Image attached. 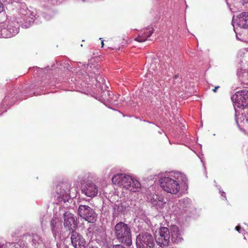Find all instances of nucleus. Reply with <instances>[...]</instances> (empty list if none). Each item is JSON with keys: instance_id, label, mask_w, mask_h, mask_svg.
I'll list each match as a JSON object with an SVG mask.
<instances>
[{"instance_id": "1", "label": "nucleus", "mask_w": 248, "mask_h": 248, "mask_svg": "<svg viewBox=\"0 0 248 248\" xmlns=\"http://www.w3.org/2000/svg\"><path fill=\"white\" fill-rule=\"evenodd\" d=\"M115 234L116 239L122 244L130 247L132 245L131 231L128 225L120 222L115 226Z\"/></svg>"}, {"instance_id": "2", "label": "nucleus", "mask_w": 248, "mask_h": 248, "mask_svg": "<svg viewBox=\"0 0 248 248\" xmlns=\"http://www.w3.org/2000/svg\"><path fill=\"white\" fill-rule=\"evenodd\" d=\"M137 248H154L155 241L153 236L147 232L140 233L136 238Z\"/></svg>"}, {"instance_id": "3", "label": "nucleus", "mask_w": 248, "mask_h": 248, "mask_svg": "<svg viewBox=\"0 0 248 248\" xmlns=\"http://www.w3.org/2000/svg\"><path fill=\"white\" fill-rule=\"evenodd\" d=\"M160 186L164 191L171 194H176L180 188L177 180L167 177L161 179Z\"/></svg>"}, {"instance_id": "4", "label": "nucleus", "mask_w": 248, "mask_h": 248, "mask_svg": "<svg viewBox=\"0 0 248 248\" xmlns=\"http://www.w3.org/2000/svg\"><path fill=\"white\" fill-rule=\"evenodd\" d=\"M78 213L80 217L88 222L93 223L96 220V214L95 211L88 205H79Z\"/></svg>"}, {"instance_id": "5", "label": "nucleus", "mask_w": 248, "mask_h": 248, "mask_svg": "<svg viewBox=\"0 0 248 248\" xmlns=\"http://www.w3.org/2000/svg\"><path fill=\"white\" fill-rule=\"evenodd\" d=\"M232 99L239 108L248 107V90H243L236 92Z\"/></svg>"}, {"instance_id": "6", "label": "nucleus", "mask_w": 248, "mask_h": 248, "mask_svg": "<svg viewBox=\"0 0 248 248\" xmlns=\"http://www.w3.org/2000/svg\"><path fill=\"white\" fill-rule=\"evenodd\" d=\"M156 242L158 245L163 248L169 246L170 234L168 228L162 227L159 229L158 235L156 236Z\"/></svg>"}, {"instance_id": "7", "label": "nucleus", "mask_w": 248, "mask_h": 248, "mask_svg": "<svg viewBox=\"0 0 248 248\" xmlns=\"http://www.w3.org/2000/svg\"><path fill=\"white\" fill-rule=\"evenodd\" d=\"M71 186L66 183H62L57 186L56 188V192L59 195V201H63L64 202L67 201L70 198Z\"/></svg>"}, {"instance_id": "8", "label": "nucleus", "mask_w": 248, "mask_h": 248, "mask_svg": "<svg viewBox=\"0 0 248 248\" xmlns=\"http://www.w3.org/2000/svg\"><path fill=\"white\" fill-rule=\"evenodd\" d=\"M64 226L69 231H75L78 226L77 219L73 214L69 212H65L63 215Z\"/></svg>"}, {"instance_id": "9", "label": "nucleus", "mask_w": 248, "mask_h": 248, "mask_svg": "<svg viewBox=\"0 0 248 248\" xmlns=\"http://www.w3.org/2000/svg\"><path fill=\"white\" fill-rule=\"evenodd\" d=\"M71 240L74 248H85L86 241L80 233L75 231L72 232Z\"/></svg>"}, {"instance_id": "10", "label": "nucleus", "mask_w": 248, "mask_h": 248, "mask_svg": "<svg viewBox=\"0 0 248 248\" xmlns=\"http://www.w3.org/2000/svg\"><path fill=\"white\" fill-rule=\"evenodd\" d=\"M81 191L87 197L93 198L97 195L98 188L94 183L87 182Z\"/></svg>"}, {"instance_id": "11", "label": "nucleus", "mask_w": 248, "mask_h": 248, "mask_svg": "<svg viewBox=\"0 0 248 248\" xmlns=\"http://www.w3.org/2000/svg\"><path fill=\"white\" fill-rule=\"evenodd\" d=\"M171 240L176 244H181L184 241L182 234L177 227H173L171 229Z\"/></svg>"}, {"instance_id": "12", "label": "nucleus", "mask_w": 248, "mask_h": 248, "mask_svg": "<svg viewBox=\"0 0 248 248\" xmlns=\"http://www.w3.org/2000/svg\"><path fill=\"white\" fill-rule=\"evenodd\" d=\"M154 29L153 27H148L144 29L143 32L140 33L135 38V40L139 42H143L145 41L147 38L151 36L153 33Z\"/></svg>"}, {"instance_id": "13", "label": "nucleus", "mask_w": 248, "mask_h": 248, "mask_svg": "<svg viewBox=\"0 0 248 248\" xmlns=\"http://www.w3.org/2000/svg\"><path fill=\"white\" fill-rule=\"evenodd\" d=\"M237 23L240 28H248V12H243L237 17Z\"/></svg>"}, {"instance_id": "14", "label": "nucleus", "mask_w": 248, "mask_h": 248, "mask_svg": "<svg viewBox=\"0 0 248 248\" xmlns=\"http://www.w3.org/2000/svg\"><path fill=\"white\" fill-rule=\"evenodd\" d=\"M122 180L121 181L120 186L124 187V188H129L131 186V182H132V178L129 175H127L125 174H123L122 176Z\"/></svg>"}, {"instance_id": "15", "label": "nucleus", "mask_w": 248, "mask_h": 248, "mask_svg": "<svg viewBox=\"0 0 248 248\" xmlns=\"http://www.w3.org/2000/svg\"><path fill=\"white\" fill-rule=\"evenodd\" d=\"M130 184L131 187L126 189H129L131 191L136 192L138 190V189L140 186V182L136 180H134L133 179H132V182H131Z\"/></svg>"}, {"instance_id": "16", "label": "nucleus", "mask_w": 248, "mask_h": 248, "mask_svg": "<svg viewBox=\"0 0 248 248\" xmlns=\"http://www.w3.org/2000/svg\"><path fill=\"white\" fill-rule=\"evenodd\" d=\"M123 173L118 174L113 176L112 178V182L114 184H117L120 186L121 181L122 180Z\"/></svg>"}, {"instance_id": "17", "label": "nucleus", "mask_w": 248, "mask_h": 248, "mask_svg": "<svg viewBox=\"0 0 248 248\" xmlns=\"http://www.w3.org/2000/svg\"><path fill=\"white\" fill-rule=\"evenodd\" d=\"M50 225L51 226V230L53 233H55L56 232V226L57 225V221L55 219H52L50 222Z\"/></svg>"}, {"instance_id": "18", "label": "nucleus", "mask_w": 248, "mask_h": 248, "mask_svg": "<svg viewBox=\"0 0 248 248\" xmlns=\"http://www.w3.org/2000/svg\"><path fill=\"white\" fill-rule=\"evenodd\" d=\"M241 229V227L240 226H237L235 228V230L236 231H237V232H240Z\"/></svg>"}, {"instance_id": "19", "label": "nucleus", "mask_w": 248, "mask_h": 248, "mask_svg": "<svg viewBox=\"0 0 248 248\" xmlns=\"http://www.w3.org/2000/svg\"><path fill=\"white\" fill-rule=\"evenodd\" d=\"M220 87L219 86H217L216 87H215L214 89H212V91L213 92H214V93H216L217 92V90Z\"/></svg>"}, {"instance_id": "20", "label": "nucleus", "mask_w": 248, "mask_h": 248, "mask_svg": "<svg viewBox=\"0 0 248 248\" xmlns=\"http://www.w3.org/2000/svg\"><path fill=\"white\" fill-rule=\"evenodd\" d=\"M156 199H158V200L159 201V202H163V200L164 199L162 198V197H159V198H157V196H156Z\"/></svg>"}, {"instance_id": "21", "label": "nucleus", "mask_w": 248, "mask_h": 248, "mask_svg": "<svg viewBox=\"0 0 248 248\" xmlns=\"http://www.w3.org/2000/svg\"><path fill=\"white\" fill-rule=\"evenodd\" d=\"M178 78V75H175L173 77L174 79L175 80Z\"/></svg>"}, {"instance_id": "22", "label": "nucleus", "mask_w": 248, "mask_h": 248, "mask_svg": "<svg viewBox=\"0 0 248 248\" xmlns=\"http://www.w3.org/2000/svg\"><path fill=\"white\" fill-rule=\"evenodd\" d=\"M104 42L102 40V42H101V47H103L104 46Z\"/></svg>"}]
</instances>
